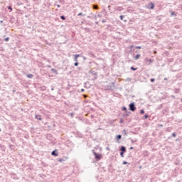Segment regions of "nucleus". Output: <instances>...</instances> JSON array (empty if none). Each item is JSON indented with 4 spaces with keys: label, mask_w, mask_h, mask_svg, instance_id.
Here are the masks:
<instances>
[{
    "label": "nucleus",
    "mask_w": 182,
    "mask_h": 182,
    "mask_svg": "<svg viewBox=\"0 0 182 182\" xmlns=\"http://www.w3.org/2000/svg\"><path fill=\"white\" fill-rule=\"evenodd\" d=\"M90 73L94 77V78L92 79V80H97V73L96 71H95L93 70H91Z\"/></svg>",
    "instance_id": "5"
},
{
    "label": "nucleus",
    "mask_w": 182,
    "mask_h": 182,
    "mask_svg": "<svg viewBox=\"0 0 182 182\" xmlns=\"http://www.w3.org/2000/svg\"><path fill=\"white\" fill-rule=\"evenodd\" d=\"M9 149H11V150H15V145L9 144Z\"/></svg>",
    "instance_id": "21"
},
{
    "label": "nucleus",
    "mask_w": 182,
    "mask_h": 182,
    "mask_svg": "<svg viewBox=\"0 0 182 182\" xmlns=\"http://www.w3.org/2000/svg\"><path fill=\"white\" fill-rule=\"evenodd\" d=\"M149 114H146L144 116V117L142 118V119H143V120H146V119H149Z\"/></svg>",
    "instance_id": "20"
},
{
    "label": "nucleus",
    "mask_w": 182,
    "mask_h": 182,
    "mask_svg": "<svg viewBox=\"0 0 182 182\" xmlns=\"http://www.w3.org/2000/svg\"><path fill=\"white\" fill-rule=\"evenodd\" d=\"M6 35H4V36H2L3 41H4V42H9L10 38H9V37H6Z\"/></svg>",
    "instance_id": "13"
},
{
    "label": "nucleus",
    "mask_w": 182,
    "mask_h": 182,
    "mask_svg": "<svg viewBox=\"0 0 182 182\" xmlns=\"http://www.w3.org/2000/svg\"><path fill=\"white\" fill-rule=\"evenodd\" d=\"M177 134L176 132L172 133V137H176Z\"/></svg>",
    "instance_id": "32"
},
{
    "label": "nucleus",
    "mask_w": 182,
    "mask_h": 182,
    "mask_svg": "<svg viewBox=\"0 0 182 182\" xmlns=\"http://www.w3.org/2000/svg\"><path fill=\"white\" fill-rule=\"evenodd\" d=\"M153 62H154V59H151V58H145L144 59V63L145 65H146L147 66H150V65H151V63H153Z\"/></svg>",
    "instance_id": "4"
},
{
    "label": "nucleus",
    "mask_w": 182,
    "mask_h": 182,
    "mask_svg": "<svg viewBox=\"0 0 182 182\" xmlns=\"http://www.w3.org/2000/svg\"><path fill=\"white\" fill-rule=\"evenodd\" d=\"M51 90H53V88H52Z\"/></svg>",
    "instance_id": "50"
},
{
    "label": "nucleus",
    "mask_w": 182,
    "mask_h": 182,
    "mask_svg": "<svg viewBox=\"0 0 182 182\" xmlns=\"http://www.w3.org/2000/svg\"><path fill=\"white\" fill-rule=\"evenodd\" d=\"M60 19H62V21H66V16L62 15L60 16Z\"/></svg>",
    "instance_id": "22"
},
{
    "label": "nucleus",
    "mask_w": 182,
    "mask_h": 182,
    "mask_svg": "<svg viewBox=\"0 0 182 182\" xmlns=\"http://www.w3.org/2000/svg\"><path fill=\"white\" fill-rule=\"evenodd\" d=\"M122 164H124V165H126V164H127V161H124L122 162Z\"/></svg>",
    "instance_id": "38"
},
{
    "label": "nucleus",
    "mask_w": 182,
    "mask_h": 182,
    "mask_svg": "<svg viewBox=\"0 0 182 182\" xmlns=\"http://www.w3.org/2000/svg\"><path fill=\"white\" fill-rule=\"evenodd\" d=\"M58 8H60V4H57Z\"/></svg>",
    "instance_id": "43"
},
{
    "label": "nucleus",
    "mask_w": 182,
    "mask_h": 182,
    "mask_svg": "<svg viewBox=\"0 0 182 182\" xmlns=\"http://www.w3.org/2000/svg\"><path fill=\"white\" fill-rule=\"evenodd\" d=\"M79 58H82L84 59V60H86V57H83V56L82 55V57H79Z\"/></svg>",
    "instance_id": "42"
},
{
    "label": "nucleus",
    "mask_w": 182,
    "mask_h": 182,
    "mask_svg": "<svg viewBox=\"0 0 182 182\" xmlns=\"http://www.w3.org/2000/svg\"><path fill=\"white\" fill-rule=\"evenodd\" d=\"M133 146H131L130 148H129V150H133Z\"/></svg>",
    "instance_id": "45"
},
{
    "label": "nucleus",
    "mask_w": 182,
    "mask_h": 182,
    "mask_svg": "<svg viewBox=\"0 0 182 182\" xmlns=\"http://www.w3.org/2000/svg\"><path fill=\"white\" fill-rule=\"evenodd\" d=\"M70 114L71 117H73V116H75V113H73V112L70 113Z\"/></svg>",
    "instance_id": "37"
},
{
    "label": "nucleus",
    "mask_w": 182,
    "mask_h": 182,
    "mask_svg": "<svg viewBox=\"0 0 182 182\" xmlns=\"http://www.w3.org/2000/svg\"><path fill=\"white\" fill-rule=\"evenodd\" d=\"M129 52L133 53L136 50V46H131L130 47H129Z\"/></svg>",
    "instance_id": "10"
},
{
    "label": "nucleus",
    "mask_w": 182,
    "mask_h": 182,
    "mask_svg": "<svg viewBox=\"0 0 182 182\" xmlns=\"http://www.w3.org/2000/svg\"><path fill=\"white\" fill-rule=\"evenodd\" d=\"M130 114H132V112L130 111H127L125 112V114H124V117H125L126 119H127V117L129 116H130Z\"/></svg>",
    "instance_id": "11"
},
{
    "label": "nucleus",
    "mask_w": 182,
    "mask_h": 182,
    "mask_svg": "<svg viewBox=\"0 0 182 182\" xmlns=\"http://www.w3.org/2000/svg\"><path fill=\"white\" fill-rule=\"evenodd\" d=\"M102 23H105V22H106V20H102Z\"/></svg>",
    "instance_id": "44"
},
{
    "label": "nucleus",
    "mask_w": 182,
    "mask_h": 182,
    "mask_svg": "<svg viewBox=\"0 0 182 182\" xmlns=\"http://www.w3.org/2000/svg\"><path fill=\"white\" fill-rule=\"evenodd\" d=\"M83 92H85V89L82 88V89L80 90V92H81V93H83Z\"/></svg>",
    "instance_id": "39"
},
{
    "label": "nucleus",
    "mask_w": 182,
    "mask_h": 182,
    "mask_svg": "<svg viewBox=\"0 0 182 182\" xmlns=\"http://www.w3.org/2000/svg\"><path fill=\"white\" fill-rule=\"evenodd\" d=\"M79 58H82V54L74 55V60L75 62L74 63V66H79V63L77 62V59H79Z\"/></svg>",
    "instance_id": "3"
},
{
    "label": "nucleus",
    "mask_w": 182,
    "mask_h": 182,
    "mask_svg": "<svg viewBox=\"0 0 182 182\" xmlns=\"http://www.w3.org/2000/svg\"><path fill=\"white\" fill-rule=\"evenodd\" d=\"M0 132H1V129H0Z\"/></svg>",
    "instance_id": "51"
},
{
    "label": "nucleus",
    "mask_w": 182,
    "mask_h": 182,
    "mask_svg": "<svg viewBox=\"0 0 182 182\" xmlns=\"http://www.w3.org/2000/svg\"><path fill=\"white\" fill-rule=\"evenodd\" d=\"M164 80H167V78L165 77V78L164 79Z\"/></svg>",
    "instance_id": "47"
},
{
    "label": "nucleus",
    "mask_w": 182,
    "mask_h": 182,
    "mask_svg": "<svg viewBox=\"0 0 182 182\" xmlns=\"http://www.w3.org/2000/svg\"><path fill=\"white\" fill-rule=\"evenodd\" d=\"M88 18H92V19H95L96 18V15L93 14H90L89 16H87Z\"/></svg>",
    "instance_id": "15"
},
{
    "label": "nucleus",
    "mask_w": 182,
    "mask_h": 182,
    "mask_svg": "<svg viewBox=\"0 0 182 182\" xmlns=\"http://www.w3.org/2000/svg\"><path fill=\"white\" fill-rule=\"evenodd\" d=\"M135 49H141V46H135Z\"/></svg>",
    "instance_id": "35"
},
{
    "label": "nucleus",
    "mask_w": 182,
    "mask_h": 182,
    "mask_svg": "<svg viewBox=\"0 0 182 182\" xmlns=\"http://www.w3.org/2000/svg\"><path fill=\"white\" fill-rule=\"evenodd\" d=\"M156 6V5L154 4V3L150 1L149 3L147 4L146 7L148 9H154V7Z\"/></svg>",
    "instance_id": "6"
},
{
    "label": "nucleus",
    "mask_w": 182,
    "mask_h": 182,
    "mask_svg": "<svg viewBox=\"0 0 182 182\" xmlns=\"http://www.w3.org/2000/svg\"><path fill=\"white\" fill-rule=\"evenodd\" d=\"M171 16H175V18L176 16H177V14H176V11H171Z\"/></svg>",
    "instance_id": "25"
},
{
    "label": "nucleus",
    "mask_w": 182,
    "mask_h": 182,
    "mask_svg": "<svg viewBox=\"0 0 182 182\" xmlns=\"http://www.w3.org/2000/svg\"><path fill=\"white\" fill-rule=\"evenodd\" d=\"M17 5H18V6L22 5V3L21 2H18Z\"/></svg>",
    "instance_id": "41"
},
{
    "label": "nucleus",
    "mask_w": 182,
    "mask_h": 182,
    "mask_svg": "<svg viewBox=\"0 0 182 182\" xmlns=\"http://www.w3.org/2000/svg\"><path fill=\"white\" fill-rule=\"evenodd\" d=\"M150 82H151V83H154V82H156V79H154V78H151V79H150Z\"/></svg>",
    "instance_id": "30"
},
{
    "label": "nucleus",
    "mask_w": 182,
    "mask_h": 182,
    "mask_svg": "<svg viewBox=\"0 0 182 182\" xmlns=\"http://www.w3.org/2000/svg\"><path fill=\"white\" fill-rule=\"evenodd\" d=\"M52 73H54V75H58V70L55 68L51 69Z\"/></svg>",
    "instance_id": "16"
},
{
    "label": "nucleus",
    "mask_w": 182,
    "mask_h": 182,
    "mask_svg": "<svg viewBox=\"0 0 182 182\" xmlns=\"http://www.w3.org/2000/svg\"><path fill=\"white\" fill-rule=\"evenodd\" d=\"M127 82H131L132 81V78H127Z\"/></svg>",
    "instance_id": "40"
},
{
    "label": "nucleus",
    "mask_w": 182,
    "mask_h": 182,
    "mask_svg": "<svg viewBox=\"0 0 182 182\" xmlns=\"http://www.w3.org/2000/svg\"><path fill=\"white\" fill-rule=\"evenodd\" d=\"M35 119H36L37 120H40V121L43 120L42 117L38 114H35Z\"/></svg>",
    "instance_id": "12"
},
{
    "label": "nucleus",
    "mask_w": 182,
    "mask_h": 182,
    "mask_svg": "<svg viewBox=\"0 0 182 182\" xmlns=\"http://www.w3.org/2000/svg\"><path fill=\"white\" fill-rule=\"evenodd\" d=\"M7 9H10V11H12V6H7Z\"/></svg>",
    "instance_id": "36"
},
{
    "label": "nucleus",
    "mask_w": 182,
    "mask_h": 182,
    "mask_svg": "<svg viewBox=\"0 0 182 182\" xmlns=\"http://www.w3.org/2000/svg\"><path fill=\"white\" fill-rule=\"evenodd\" d=\"M4 23V21H0V23Z\"/></svg>",
    "instance_id": "46"
},
{
    "label": "nucleus",
    "mask_w": 182,
    "mask_h": 182,
    "mask_svg": "<svg viewBox=\"0 0 182 182\" xmlns=\"http://www.w3.org/2000/svg\"><path fill=\"white\" fill-rule=\"evenodd\" d=\"M181 102H182V98H181Z\"/></svg>",
    "instance_id": "49"
},
{
    "label": "nucleus",
    "mask_w": 182,
    "mask_h": 182,
    "mask_svg": "<svg viewBox=\"0 0 182 182\" xmlns=\"http://www.w3.org/2000/svg\"><path fill=\"white\" fill-rule=\"evenodd\" d=\"M92 153L94 154L96 161L102 160V157H103V155L102 154L97 153L96 151H95L94 149L92 150Z\"/></svg>",
    "instance_id": "1"
},
{
    "label": "nucleus",
    "mask_w": 182,
    "mask_h": 182,
    "mask_svg": "<svg viewBox=\"0 0 182 182\" xmlns=\"http://www.w3.org/2000/svg\"><path fill=\"white\" fill-rule=\"evenodd\" d=\"M137 69H139L138 68H134V67H133V66H132L131 68H130V70H133V71H136V70H137Z\"/></svg>",
    "instance_id": "23"
},
{
    "label": "nucleus",
    "mask_w": 182,
    "mask_h": 182,
    "mask_svg": "<svg viewBox=\"0 0 182 182\" xmlns=\"http://www.w3.org/2000/svg\"><path fill=\"white\" fill-rule=\"evenodd\" d=\"M119 18L121 21H123V19L124 18V16L123 15L119 16Z\"/></svg>",
    "instance_id": "29"
},
{
    "label": "nucleus",
    "mask_w": 182,
    "mask_h": 182,
    "mask_svg": "<svg viewBox=\"0 0 182 182\" xmlns=\"http://www.w3.org/2000/svg\"><path fill=\"white\" fill-rule=\"evenodd\" d=\"M120 140H122V134L117 135L115 137V141H117V143H119V141Z\"/></svg>",
    "instance_id": "9"
},
{
    "label": "nucleus",
    "mask_w": 182,
    "mask_h": 182,
    "mask_svg": "<svg viewBox=\"0 0 182 182\" xmlns=\"http://www.w3.org/2000/svg\"><path fill=\"white\" fill-rule=\"evenodd\" d=\"M11 23H15V17L11 16L10 19Z\"/></svg>",
    "instance_id": "18"
},
{
    "label": "nucleus",
    "mask_w": 182,
    "mask_h": 182,
    "mask_svg": "<svg viewBox=\"0 0 182 182\" xmlns=\"http://www.w3.org/2000/svg\"><path fill=\"white\" fill-rule=\"evenodd\" d=\"M124 120L123 119H119V123L120 124L124 123Z\"/></svg>",
    "instance_id": "34"
},
{
    "label": "nucleus",
    "mask_w": 182,
    "mask_h": 182,
    "mask_svg": "<svg viewBox=\"0 0 182 182\" xmlns=\"http://www.w3.org/2000/svg\"><path fill=\"white\" fill-rule=\"evenodd\" d=\"M58 161H60V163H62V161H65V159L60 158L58 159Z\"/></svg>",
    "instance_id": "33"
},
{
    "label": "nucleus",
    "mask_w": 182,
    "mask_h": 182,
    "mask_svg": "<svg viewBox=\"0 0 182 182\" xmlns=\"http://www.w3.org/2000/svg\"><path fill=\"white\" fill-rule=\"evenodd\" d=\"M140 114H144V109H141L140 110Z\"/></svg>",
    "instance_id": "28"
},
{
    "label": "nucleus",
    "mask_w": 182,
    "mask_h": 182,
    "mask_svg": "<svg viewBox=\"0 0 182 182\" xmlns=\"http://www.w3.org/2000/svg\"><path fill=\"white\" fill-rule=\"evenodd\" d=\"M51 156H54L55 157H58L59 156V153L58 152V150L55 149L51 152Z\"/></svg>",
    "instance_id": "8"
},
{
    "label": "nucleus",
    "mask_w": 182,
    "mask_h": 182,
    "mask_svg": "<svg viewBox=\"0 0 182 182\" xmlns=\"http://www.w3.org/2000/svg\"><path fill=\"white\" fill-rule=\"evenodd\" d=\"M122 112H127V107H126L125 106H124V107H122Z\"/></svg>",
    "instance_id": "24"
},
{
    "label": "nucleus",
    "mask_w": 182,
    "mask_h": 182,
    "mask_svg": "<svg viewBox=\"0 0 182 182\" xmlns=\"http://www.w3.org/2000/svg\"><path fill=\"white\" fill-rule=\"evenodd\" d=\"M136 109L137 108L136 107V103L134 102H132L129 105V109L131 112H136Z\"/></svg>",
    "instance_id": "2"
},
{
    "label": "nucleus",
    "mask_w": 182,
    "mask_h": 182,
    "mask_svg": "<svg viewBox=\"0 0 182 182\" xmlns=\"http://www.w3.org/2000/svg\"><path fill=\"white\" fill-rule=\"evenodd\" d=\"M85 14H83V13L80 12L77 14V16H85Z\"/></svg>",
    "instance_id": "26"
},
{
    "label": "nucleus",
    "mask_w": 182,
    "mask_h": 182,
    "mask_svg": "<svg viewBox=\"0 0 182 182\" xmlns=\"http://www.w3.org/2000/svg\"><path fill=\"white\" fill-rule=\"evenodd\" d=\"M120 151L122 152V153H126V151H127L126 146H121V147H120Z\"/></svg>",
    "instance_id": "14"
},
{
    "label": "nucleus",
    "mask_w": 182,
    "mask_h": 182,
    "mask_svg": "<svg viewBox=\"0 0 182 182\" xmlns=\"http://www.w3.org/2000/svg\"><path fill=\"white\" fill-rule=\"evenodd\" d=\"M140 56H141L140 54H137L136 55L134 56V59L135 60H139V59H140Z\"/></svg>",
    "instance_id": "17"
},
{
    "label": "nucleus",
    "mask_w": 182,
    "mask_h": 182,
    "mask_svg": "<svg viewBox=\"0 0 182 182\" xmlns=\"http://www.w3.org/2000/svg\"><path fill=\"white\" fill-rule=\"evenodd\" d=\"M26 77H28V79H32L33 77V74H26Z\"/></svg>",
    "instance_id": "19"
},
{
    "label": "nucleus",
    "mask_w": 182,
    "mask_h": 182,
    "mask_svg": "<svg viewBox=\"0 0 182 182\" xmlns=\"http://www.w3.org/2000/svg\"><path fill=\"white\" fill-rule=\"evenodd\" d=\"M132 143H134V141L133 140H132Z\"/></svg>",
    "instance_id": "48"
},
{
    "label": "nucleus",
    "mask_w": 182,
    "mask_h": 182,
    "mask_svg": "<svg viewBox=\"0 0 182 182\" xmlns=\"http://www.w3.org/2000/svg\"><path fill=\"white\" fill-rule=\"evenodd\" d=\"M122 133H123L124 136H127V133L126 132V129H124Z\"/></svg>",
    "instance_id": "31"
},
{
    "label": "nucleus",
    "mask_w": 182,
    "mask_h": 182,
    "mask_svg": "<svg viewBox=\"0 0 182 182\" xmlns=\"http://www.w3.org/2000/svg\"><path fill=\"white\" fill-rule=\"evenodd\" d=\"M108 87H109L111 90H114L115 89L114 82H109Z\"/></svg>",
    "instance_id": "7"
},
{
    "label": "nucleus",
    "mask_w": 182,
    "mask_h": 182,
    "mask_svg": "<svg viewBox=\"0 0 182 182\" xmlns=\"http://www.w3.org/2000/svg\"><path fill=\"white\" fill-rule=\"evenodd\" d=\"M124 153L125 152L120 151L119 155L121 156V157H124Z\"/></svg>",
    "instance_id": "27"
}]
</instances>
